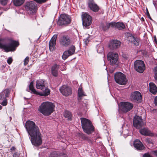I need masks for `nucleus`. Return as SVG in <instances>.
Here are the masks:
<instances>
[{"mask_svg":"<svg viewBox=\"0 0 157 157\" xmlns=\"http://www.w3.org/2000/svg\"><path fill=\"white\" fill-rule=\"evenodd\" d=\"M88 5L90 9L94 12H98L99 10V7L93 0H90L88 2Z\"/></svg>","mask_w":157,"mask_h":157,"instance_id":"nucleus-18","label":"nucleus"},{"mask_svg":"<svg viewBox=\"0 0 157 157\" xmlns=\"http://www.w3.org/2000/svg\"><path fill=\"white\" fill-rule=\"evenodd\" d=\"M12 61V59L10 57L7 60V62L9 64H10L11 63Z\"/></svg>","mask_w":157,"mask_h":157,"instance_id":"nucleus-42","label":"nucleus"},{"mask_svg":"<svg viewBox=\"0 0 157 157\" xmlns=\"http://www.w3.org/2000/svg\"><path fill=\"white\" fill-rule=\"evenodd\" d=\"M55 105L52 102L46 101L43 102L40 106L39 111L45 116L50 115L54 111Z\"/></svg>","mask_w":157,"mask_h":157,"instance_id":"nucleus-2","label":"nucleus"},{"mask_svg":"<svg viewBox=\"0 0 157 157\" xmlns=\"http://www.w3.org/2000/svg\"><path fill=\"white\" fill-rule=\"evenodd\" d=\"M146 14H147V17H149L150 19H151V17L150 16V14L149 13L148 11L147 8L146 9Z\"/></svg>","mask_w":157,"mask_h":157,"instance_id":"nucleus-44","label":"nucleus"},{"mask_svg":"<svg viewBox=\"0 0 157 157\" xmlns=\"http://www.w3.org/2000/svg\"><path fill=\"white\" fill-rule=\"evenodd\" d=\"M87 36V37L86 38L84 39V41L85 43L86 44H87L90 40V36L89 35H86Z\"/></svg>","mask_w":157,"mask_h":157,"instance_id":"nucleus-34","label":"nucleus"},{"mask_svg":"<svg viewBox=\"0 0 157 157\" xmlns=\"http://www.w3.org/2000/svg\"><path fill=\"white\" fill-rule=\"evenodd\" d=\"M107 59L111 65H117L118 63V54L113 52H109L107 55Z\"/></svg>","mask_w":157,"mask_h":157,"instance_id":"nucleus-8","label":"nucleus"},{"mask_svg":"<svg viewBox=\"0 0 157 157\" xmlns=\"http://www.w3.org/2000/svg\"><path fill=\"white\" fill-rule=\"evenodd\" d=\"M132 43L134 44L135 45L138 46L139 45V40L135 38Z\"/></svg>","mask_w":157,"mask_h":157,"instance_id":"nucleus-35","label":"nucleus"},{"mask_svg":"<svg viewBox=\"0 0 157 157\" xmlns=\"http://www.w3.org/2000/svg\"><path fill=\"white\" fill-rule=\"evenodd\" d=\"M97 51L98 53H101L104 52V48L101 45H98L97 46Z\"/></svg>","mask_w":157,"mask_h":157,"instance_id":"nucleus-31","label":"nucleus"},{"mask_svg":"<svg viewBox=\"0 0 157 157\" xmlns=\"http://www.w3.org/2000/svg\"><path fill=\"white\" fill-rule=\"evenodd\" d=\"M3 66V67H4V66Z\"/></svg>","mask_w":157,"mask_h":157,"instance_id":"nucleus-55","label":"nucleus"},{"mask_svg":"<svg viewBox=\"0 0 157 157\" xmlns=\"http://www.w3.org/2000/svg\"><path fill=\"white\" fill-rule=\"evenodd\" d=\"M146 141L147 142H148L149 143H150L151 142V141L149 139H147L146 140Z\"/></svg>","mask_w":157,"mask_h":157,"instance_id":"nucleus-49","label":"nucleus"},{"mask_svg":"<svg viewBox=\"0 0 157 157\" xmlns=\"http://www.w3.org/2000/svg\"><path fill=\"white\" fill-rule=\"evenodd\" d=\"M25 128L30 136L32 144L35 146L40 145L42 143V139L38 127L34 122L29 121L26 123Z\"/></svg>","mask_w":157,"mask_h":157,"instance_id":"nucleus-1","label":"nucleus"},{"mask_svg":"<svg viewBox=\"0 0 157 157\" xmlns=\"http://www.w3.org/2000/svg\"><path fill=\"white\" fill-rule=\"evenodd\" d=\"M141 19H142V21H144V18H143V17H142L141 18Z\"/></svg>","mask_w":157,"mask_h":157,"instance_id":"nucleus-52","label":"nucleus"},{"mask_svg":"<svg viewBox=\"0 0 157 157\" xmlns=\"http://www.w3.org/2000/svg\"><path fill=\"white\" fill-rule=\"evenodd\" d=\"M135 38L132 36H129L128 38V39L129 41L132 43L133 40H134Z\"/></svg>","mask_w":157,"mask_h":157,"instance_id":"nucleus-36","label":"nucleus"},{"mask_svg":"<svg viewBox=\"0 0 157 157\" xmlns=\"http://www.w3.org/2000/svg\"><path fill=\"white\" fill-rule=\"evenodd\" d=\"M114 79L116 83L121 85H125L128 82L125 75L120 72L116 73L114 75Z\"/></svg>","mask_w":157,"mask_h":157,"instance_id":"nucleus-7","label":"nucleus"},{"mask_svg":"<svg viewBox=\"0 0 157 157\" xmlns=\"http://www.w3.org/2000/svg\"><path fill=\"white\" fill-rule=\"evenodd\" d=\"M133 107L132 104L127 102H122L120 103V108L124 113H126L131 110Z\"/></svg>","mask_w":157,"mask_h":157,"instance_id":"nucleus-12","label":"nucleus"},{"mask_svg":"<svg viewBox=\"0 0 157 157\" xmlns=\"http://www.w3.org/2000/svg\"><path fill=\"white\" fill-rule=\"evenodd\" d=\"M82 126L84 131L87 134H90L93 130V126L91 121L85 118H81Z\"/></svg>","mask_w":157,"mask_h":157,"instance_id":"nucleus-4","label":"nucleus"},{"mask_svg":"<svg viewBox=\"0 0 157 157\" xmlns=\"http://www.w3.org/2000/svg\"><path fill=\"white\" fill-rule=\"evenodd\" d=\"M113 27H115L119 30H122L125 28V25L122 22H112Z\"/></svg>","mask_w":157,"mask_h":157,"instance_id":"nucleus-23","label":"nucleus"},{"mask_svg":"<svg viewBox=\"0 0 157 157\" xmlns=\"http://www.w3.org/2000/svg\"><path fill=\"white\" fill-rule=\"evenodd\" d=\"M131 100L132 101L140 102L142 99V96L140 93L138 91L132 92L130 96Z\"/></svg>","mask_w":157,"mask_h":157,"instance_id":"nucleus-17","label":"nucleus"},{"mask_svg":"<svg viewBox=\"0 0 157 157\" xmlns=\"http://www.w3.org/2000/svg\"><path fill=\"white\" fill-rule=\"evenodd\" d=\"M152 152L153 154L156 155L157 156V150L153 151Z\"/></svg>","mask_w":157,"mask_h":157,"instance_id":"nucleus-46","label":"nucleus"},{"mask_svg":"<svg viewBox=\"0 0 157 157\" xmlns=\"http://www.w3.org/2000/svg\"><path fill=\"white\" fill-rule=\"evenodd\" d=\"M154 41H155V42L157 43V40H156V37L155 36H154Z\"/></svg>","mask_w":157,"mask_h":157,"instance_id":"nucleus-48","label":"nucleus"},{"mask_svg":"<svg viewBox=\"0 0 157 157\" xmlns=\"http://www.w3.org/2000/svg\"><path fill=\"white\" fill-rule=\"evenodd\" d=\"M9 93L8 90H5L0 93V99L2 98H6L8 96Z\"/></svg>","mask_w":157,"mask_h":157,"instance_id":"nucleus-27","label":"nucleus"},{"mask_svg":"<svg viewBox=\"0 0 157 157\" xmlns=\"http://www.w3.org/2000/svg\"><path fill=\"white\" fill-rule=\"evenodd\" d=\"M24 8L27 12L30 14L35 13L37 10V6L36 3L32 1L26 2Z\"/></svg>","mask_w":157,"mask_h":157,"instance_id":"nucleus-6","label":"nucleus"},{"mask_svg":"<svg viewBox=\"0 0 157 157\" xmlns=\"http://www.w3.org/2000/svg\"><path fill=\"white\" fill-rule=\"evenodd\" d=\"M36 87L37 89H40L42 91L41 95L46 96L50 94V90L45 86L44 82L43 80H37Z\"/></svg>","mask_w":157,"mask_h":157,"instance_id":"nucleus-5","label":"nucleus"},{"mask_svg":"<svg viewBox=\"0 0 157 157\" xmlns=\"http://www.w3.org/2000/svg\"><path fill=\"white\" fill-rule=\"evenodd\" d=\"M112 22L110 23L105 22L101 24V27L104 31L108 30L110 27H113Z\"/></svg>","mask_w":157,"mask_h":157,"instance_id":"nucleus-25","label":"nucleus"},{"mask_svg":"<svg viewBox=\"0 0 157 157\" xmlns=\"http://www.w3.org/2000/svg\"><path fill=\"white\" fill-rule=\"evenodd\" d=\"M3 66V67H4V66Z\"/></svg>","mask_w":157,"mask_h":157,"instance_id":"nucleus-54","label":"nucleus"},{"mask_svg":"<svg viewBox=\"0 0 157 157\" xmlns=\"http://www.w3.org/2000/svg\"><path fill=\"white\" fill-rule=\"evenodd\" d=\"M19 154L17 152H15L13 154V157H19Z\"/></svg>","mask_w":157,"mask_h":157,"instance_id":"nucleus-43","label":"nucleus"},{"mask_svg":"<svg viewBox=\"0 0 157 157\" xmlns=\"http://www.w3.org/2000/svg\"><path fill=\"white\" fill-rule=\"evenodd\" d=\"M133 125L136 128L139 129L144 126V123L140 117L136 116L133 119Z\"/></svg>","mask_w":157,"mask_h":157,"instance_id":"nucleus-13","label":"nucleus"},{"mask_svg":"<svg viewBox=\"0 0 157 157\" xmlns=\"http://www.w3.org/2000/svg\"><path fill=\"white\" fill-rule=\"evenodd\" d=\"M140 132L141 134L144 136H152L154 135V134L147 128L140 129Z\"/></svg>","mask_w":157,"mask_h":157,"instance_id":"nucleus-21","label":"nucleus"},{"mask_svg":"<svg viewBox=\"0 0 157 157\" xmlns=\"http://www.w3.org/2000/svg\"><path fill=\"white\" fill-rule=\"evenodd\" d=\"M155 103L156 105H157V96L155 98Z\"/></svg>","mask_w":157,"mask_h":157,"instance_id":"nucleus-47","label":"nucleus"},{"mask_svg":"<svg viewBox=\"0 0 157 157\" xmlns=\"http://www.w3.org/2000/svg\"><path fill=\"white\" fill-rule=\"evenodd\" d=\"M82 25L83 26L86 27L89 26L92 23V17L86 13L82 14Z\"/></svg>","mask_w":157,"mask_h":157,"instance_id":"nucleus-11","label":"nucleus"},{"mask_svg":"<svg viewBox=\"0 0 157 157\" xmlns=\"http://www.w3.org/2000/svg\"><path fill=\"white\" fill-rule=\"evenodd\" d=\"M71 21L70 16L69 15L63 14L61 15L57 24L59 25H67L70 24Z\"/></svg>","mask_w":157,"mask_h":157,"instance_id":"nucleus-9","label":"nucleus"},{"mask_svg":"<svg viewBox=\"0 0 157 157\" xmlns=\"http://www.w3.org/2000/svg\"><path fill=\"white\" fill-rule=\"evenodd\" d=\"M29 61V57H27L24 60V65L25 66L27 64H28V63Z\"/></svg>","mask_w":157,"mask_h":157,"instance_id":"nucleus-37","label":"nucleus"},{"mask_svg":"<svg viewBox=\"0 0 157 157\" xmlns=\"http://www.w3.org/2000/svg\"><path fill=\"white\" fill-rule=\"evenodd\" d=\"M63 116L66 118L68 120H71L72 117V115L71 113L69 111L65 110L63 114Z\"/></svg>","mask_w":157,"mask_h":157,"instance_id":"nucleus-29","label":"nucleus"},{"mask_svg":"<svg viewBox=\"0 0 157 157\" xmlns=\"http://www.w3.org/2000/svg\"><path fill=\"white\" fill-rule=\"evenodd\" d=\"M25 0H13L14 4L16 6L21 5L24 2Z\"/></svg>","mask_w":157,"mask_h":157,"instance_id":"nucleus-30","label":"nucleus"},{"mask_svg":"<svg viewBox=\"0 0 157 157\" xmlns=\"http://www.w3.org/2000/svg\"><path fill=\"white\" fill-rule=\"evenodd\" d=\"M134 146L137 149L141 150L143 149L144 147L141 142L139 140L136 139L134 142Z\"/></svg>","mask_w":157,"mask_h":157,"instance_id":"nucleus-22","label":"nucleus"},{"mask_svg":"<svg viewBox=\"0 0 157 157\" xmlns=\"http://www.w3.org/2000/svg\"><path fill=\"white\" fill-rule=\"evenodd\" d=\"M29 90H31L32 92L34 94H36L37 92L36 91L34 88L33 82H30V84L29 86Z\"/></svg>","mask_w":157,"mask_h":157,"instance_id":"nucleus-32","label":"nucleus"},{"mask_svg":"<svg viewBox=\"0 0 157 157\" xmlns=\"http://www.w3.org/2000/svg\"><path fill=\"white\" fill-rule=\"evenodd\" d=\"M57 37V35H54L52 38L49 43V48L51 51H53L56 48V41Z\"/></svg>","mask_w":157,"mask_h":157,"instance_id":"nucleus-20","label":"nucleus"},{"mask_svg":"<svg viewBox=\"0 0 157 157\" xmlns=\"http://www.w3.org/2000/svg\"><path fill=\"white\" fill-rule=\"evenodd\" d=\"M36 1V2L42 4L48 0H33Z\"/></svg>","mask_w":157,"mask_h":157,"instance_id":"nucleus-38","label":"nucleus"},{"mask_svg":"<svg viewBox=\"0 0 157 157\" xmlns=\"http://www.w3.org/2000/svg\"><path fill=\"white\" fill-rule=\"evenodd\" d=\"M122 57L126 60H128L129 59V56L128 55L123 54L122 55Z\"/></svg>","mask_w":157,"mask_h":157,"instance_id":"nucleus-41","label":"nucleus"},{"mask_svg":"<svg viewBox=\"0 0 157 157\" xmlns=\"http://www.w3.org/2000/svg\"><path fill=\"white\" fill-rule=\"evenodd\" d=\"M134 67L136 71L140 73H143L145 68L144 62L140 60H137L134 62Z\"/></svg>","mask_w":157,"mask_h":157,"instance_id":"nucleus-10","label":"nucleus"},{"mask_svg":"<svg viewBox=\"0 0 157 157\" xmlns=\"http://www.w3.org/2000/svg\"><path fill=\"white\" fill-rule=\"evenodd\" d=\"M149 90L150 92L153 94L157 92V87L155 84L153 82L149 83Z\"/></svg>","mask_w":157,"mask_h":157,"instance_id":"nucleus-26","label":"nucleus"},{"mask_svg":"<svg viewBox=\"0 0 157 157\" xmlns=\"http://www.w3.org/2000/svg\"><path fill=\"white\" fill-rule=\"evenodd\" d=\"M78 95L79 97H82L83 96H85L84 94L82 88H79L78 90Z\"/></svg>","mask_w":157,"mask_h":157,"instance_id":"nucleus-33","label":"nucleus"},{"mask_svg":"<svg viewBox=\"0 0 157 157\" xmlns=\"http://www.w3.org/2000/svg\"><path fill=\"white\" fill-rule=\"evenodd\" d=\"M143 157H152L148 154H145L144 155Z\"/></svg>","mask_w":157,"mask_h":157,"instance_id":"nucleus-45","label":"nucleus"},{"mask_svg":"<svg viewBox=\"0 0 157 157\" xmlns=\"http://www.w3.org/2000/svg\"><path fill=\"white\" fill-rule=\"evenodd\" d=\"M59 43L61 45L67 47L71 43V41L68 36H63L60 38Z\"/></svg>","mask_w":157,"mask_h":157,"instance_id":"nucleus-16","label":"nucleus"},{"mask_svg":"<svg viewBox=\"0 0 157 157\" xmlns=\"http://www.w3.org/2000/svg\"><path fill=\"white\" fill-rule=\"evenodd\" d=\"M121 45V42L117 40H112L109 45V48L112 50H114L118 48Z\"/></svg>","mask_w":157,"mask_h":157,"instance_id":"nucleus-19","label":"nucleus"},{"mask_svg":"<svg viewBox=\"0 0 157 157\" xmlns=\"http://www.w3.org/2000/svg\"><path fill=\"white\" fill-rule=\"evenodd\" d=\"M59 66L57 64H56L52 67L51 69V72L52 75L56 77L58 75V70L59 69Z\"/></svg>","mask_w":157,"mask_h":157,"instance_id":"nucleus-24","label":"nucleus"},{"mask_svg":"<svg viewBox=\"0 0 157 157\" xmlns=\"http://www.w3.org/2000/svg\"><path fill=\"white\" fill-rule=\"evenodd\" d=\"M2 106L0 105V110L1 109H2Z\"/></svg>","mask_w":157,"mask_h":157,"instance_id":"nucleus-51","label":"nucleus"},{"mask_svg":"<svg viewBox=\"0 0 157 157\" xmlns=\"http://www.w3.org/2000/svg\"><path fill=\"white\" fill-rule=\"evenodd\" d=\"M19 44L18 42L12 40H9V42H6L0 40V48L4 50L6 52L15 50L16 47Z\"/></svg>","mask_w":157,"mask_h":157,"instance_id":"nucleus-3","label":"nucleus"},{"mask_svg":"<svg viewBox=\"0 0 157 157\" xmlns=\"http://www.w3.org/2000/svg\"><path fill=\"white\" fill-rule=\"evenodd\" d=\"M75 46L72 45L69 48L67 51H65L62 56V59H65L68 56L73 54L75 52Z\"/></svg>","mask_w":157,"mask_h":157,"instance_id":"nucleus-15","label":"nucleus"},{"mask_svg":"<svg viewBox=\"0 0 157 157\" xmlns=\"http://www.w3.org/2000/svg\"><path fill=\"white\" fill-rule=\"evenodd\" d=\"M1 104L2 105L4 106H5L7 105V102L6 98L4 99Z\"/></svg>","mask_w":157,"mask_h":157,"instance_id":"nucleus-40","label":"nucleus"},{"mask_svg":"<svg viewBox=\"0 0 157 157\" xmlns=\"http://www.w3.org/2000/svg\"><path fill=\"white\" fill-rule=\"evenodd\" d=\"M49 157H66V156L61 153L53 152L50 154Z\"/></svg>","mask_w":157,"mask_h":157,"instance_id":"nucleus-28","label":"nucleus"},{"mask_svg":"<svg viewBox=\"0 0 157 157\" xmlns=\"http://www.w3.org/2000/svg\"><path fill=\"white\" fill-rule=\"evenodd\" d=\"M0 1L2 5L5 6L7 4L8 1L7 0H0Z\"/></svg>","mask_w":157,"mask_h":157,"instance_id":"nucleus-39","label":"nucleus"},{"mask_svg":"<svg viewBox=\"0 0 157 157\" xmlns=\"http://www.w3.org/2000/svg\"><path fill=\"white\" fill-rule=\"evenodd\" d=\"M2 13H0V15H1V14Z\"/></svg>","mask_w":157,"mask_h":157,"instance_id":"nucleus-53","label":"nucleus"},{"mask_svg":"<svg viewBox=\"0 0 157 157\" xmlns=\"http://www.w3.org/2000/svg\"><path fill=\"white\" fill-rule=\"evenodd\" d=\"M15 149V147H12L11 148L10 150L12 151V150H14Z\"/></svg>","mask_w":157,"mask_h":157,"instance_id":"nucleus-50","label":"nucleus"},{"mask_svg":"<svg viewBox=\"0 0 157 157\" xmlns=\"http://www.w3.org/2000/svg\"><path fill=\"white\" fill-rule=\"evenodd\" d=\"M59 90L62 94L65 96H68L72 94L71 89L66 85H63L59 88Z\"/></svg>","mask_w":157,"mask_h":157,"instance_id":"nucleus-14","label":"nucleus"}]
</instances>
